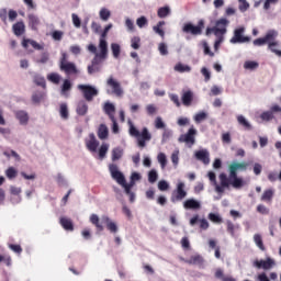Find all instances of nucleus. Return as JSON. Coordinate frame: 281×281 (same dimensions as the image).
<instances>
[{"label": "nucleus", "instance_id": "obj_60", "mask_svg": "<svg viewBox=\"0 0 281 281\" xmlns=\"http://www.w3.org/2000/svg\"><path fill=\"white\" fill-rule=\"evenodd\" d=\"M158 50L160 56H168V45H166V43H160L158 45Z\"/></svg>", "mask_w": 281, "mask_h": 281}, {"label": "nucleus", "instance_id": "obj_10", "mask_svg": "<svg viewBox=\"0 0 281 281\" xmlns=\"http://www.w3.org/2000/svg\"><path fill=\"white\" fill-rule=\"evenodd\" d=\"M218 179L221 184H216L215 192H217V194H223V192L232 186V181H234V179H229V177L224 172L220 173Z\"/></svg>", "mask_w": 281, "mask_h": 281}, {"label": "nucleus", "instance_id": "obj_47", "mask_svg": "<svg viewBox=\"0 0 281 281\" xmlns=\"http://www.w3.org/2000/svg\"><path fill=\"white\" fill-rule=\"evenodd\" d=\"M90 222L92 223V225H95V227L99 229V232H102L104 229V226H102V224H100V217H98V215L92 214L90 216Z\"/></svg>", "mask_w": 281, "mask_h": 281}, {"label": "nucleus", "instance_id": "obj_43", "mask_svg": "<svg viewBox=\"0 0 281 281\" xmlns=\"http://www.w3.org/2000/svg\"><path fill=\"white\" fill-rule=\"evenodd\" d=\"M99 16L101 19V21H109V19H111V10L106 9V8H101L99 11Z\"/></svg>", "mask_w": 281, "mask_h": 281}, {"label": "nucleus", "instance_id": "obj_23", "mask_svg": "<svg viewBox=\"0 0 281 281\" xmlns=\"http://www.w3.org/2000/svg\"><path fill=\"white\" fill-rule=\"evenodd\" d=\"M184 210H199L201 207V202L191 198L183 202Z\"/></svg>", "mask_w": 281, "mask_h": 281}, {"label": "nucleus", "instance_id": "obj_54", "mask_svg": "<svg viewBox=\"0 0 281 281\" xmlns=\"http://www.w3.org/2000/svg\"><path fill=\"white\" fill-rule=\"evenodd\" d=\"M260 117L263 122H271V120H273V112H271V110L262 112L260 114Z\"/></svg>", "mask_w": 281, "mask_h": 281}, {"label": "nucleus", "instance_id": "obj_17", "mask_svg": "<svg viewBox=\"0 0 281 281\" xmlns=\"http://www.w3.org/2000/svg\"><path fill=\"white\" fill-rule=\"evenodd\" d=\"M196 223H200V229L205 231L210 228V222H207V220L205 218L199 220V214L193 215V217L189 222V225H191V227H194Z\"/></svg>", "mask_w": 281, "mask_h": 281}, {"label": "nucleus", "instance_id": "obj_1", "mask_svg": "<svg viewBox=\"0 0 281 281\" xmlns=\"http://www.w3.org/2000/svg\"><path fill=\"white\" fill-rule=\"evenodd\" d=\"M238 170H247V162H232L228 166L229 179H233L232 187L235 188V190H240V188L245 186V181L243 180V178H238Z\"/></svg>", "mask_w": 281, "mask_h": 281}, {"label": "nucleus", "instance_id": "obj_28", "mask_svg": "<svg viewBox=\"0 0 281 281\" xmlns=\"http://www.w3.org/2000/svg\"><path fill=\"white\" fill-rule=\"evenodd\" d=\"M102 221L103 223H106L109 232H111L112 234H117V224H115V222H112L109 216H103Z\"/></svg>", "mask_w": 281, "mask_h": 281}, {"label": "nucleus", "instance_id": "obj_26", "mask_svg": "<svg viewBox=\"0 0 281 281\" xmlns=\"http://www.w3.org/2000/svg\"><path fill=\"white\" fill-rule=\"evenodd\" d=\"M29 19V25L31 27V30H36V27H38V25H41V20L38 19V15L34 14V13H30L27 15Z\"/></svg>", "mask_w": 281, "mask_h": 281}, {"label": "nucleus", "instance_id": "obj_49", "mask_svg": "<svg viewBox=\"0 0 281 281\" xmlns=\"http://www.w3.org/2000/svg\"><path fill=\"white\" fill-rule=\"evenodd\" d=\"M254 243L261 251H265V244L262 243V236H260V234L254 235Z\"/></svg>", "mask_w": 281, "mask_h": 281}, {"label": "nucleus", "instance_id": "obj_27", "mask_svg": "<svg viewBox=\"0 0 281 281\" xmlns=\"http://www.w3.org/2000/svg\"><path fill=\"white\" fill-rule=\"evenodd\" d=\"M32 46L33 49H37L41 52V49H43V45L38 44V42L34 41V40H23L22 42V47H24L25 49H27L29 46Z\"/></svg>", "mask_w": 281, "mask_h": 281}, {"label": "nucleus", "instance_id": "obj_63", "mask_svg": "<svg viewBox=\"0 0 281 281\" xmlns=\"http://www.w3.org/2000/svg\"><path fill=\"white\" fill-rule=\"evenodd\" d=\"M5 175H7L8 179H15V177H16V169H14V167H9L5 170Z\"/></svg>", "mask_w": 281, "mask_h": 281}, {"label": "nucleus", "instance_id": "obj_44", "mask_svg": "<svg viewBox=\"0 0 281 281\" xmlns=\"http://www.w3.org/2000/svg\"><path fill=\"white\" fill-rule=\"evenodd\" d=\"M111 49H112V56L113 58H120V54H122V47L117 43H112L111 44Z\"/></svg>", "mask_w": 281, "mask_h": 281}, {"label": "nucleus", "instance_id": "obj_12", "mask_svg": "<svg viewBox=\"0 0 281 281\" xmlns=\"http://www.w3.org/2000/svg\"><path fill=\"white\" fill-rule=\"evenodd\" d=\"M106 85L108 87L112 88L111 93L116 95V98H122V95H124V89H122V85H120V82L115 80L113 77H110L106 80Z\"/></svg>", "mask_w": 281, "mask_h": 281}, {"label": "nucleus", "instance_id": "obj_52", "mask_svg": "<svg viewBox=\"0 0 281 281\" xmlns=\"http://www.w3.org/2000/svg\"><path fill=\"white\" fill-rule=\"evenodd\" d=\"M33 80L35 82V85H37V87H46V82H45V77L41 76V75H35L33 77Z\"/></svg>", "mask_w": 281, "mask_h": 281}, {"label": "nucleus", "instance_id": "obj_58", "mask_svg": "<svg viewBox=\"0 0 281 281\" xmlns=\"http://www.w3.org/2000/svg\"><path fill=\"white\" fill-rule=\"evenodd\" d=\"M44 93L43 92H35V93H33V95H32V100H33V102L35 103V104H38L42 100H43V98H44Z\"/></svg>", "mask_w": 281, "mask_h": 281}, {"label": "nucleus", "instance_id": "obj_5", "mask_svg": "<svg viewBox=\"0 0 281 281\" xmlns=\"http://www.w3.org/2000/svg\"><path fill=\"white\" fill-rule=\"evenodd\" d=\"M245 26H239L234 30L233 37L229 40L232 45H243V43H249L251 37L245 35Z\"/></svg>", "mask_w": 281, "mask_h": 281}, {"label": "nucleus", "instance_id": "obj_22", "mask_svg": "<svg viewBox=\"0 0 281 281\" xmlns=\"http://www.w3.org/2000/svg\"><path fill=\"white\" fill-rule=\"evenodd\" d=\"M187 265H194L195 267H202L205 262L203 256L201 255H193L189 259L186 260Z\"/></svg>", "mask_w": 281, "mask_h": 281}, {"label": "nucleus", "instance_id": "obj_11", "mask_svg": "<svg viewBox=\"0 0 281 281\" xmlns=\"http://www.w3.org/2000/svg\"><path fill=\"white\" fill-rule=\"evenodd\" d=\"M252 266L256 269H263V271H270V269H273V267H276V260H273L271 257H268L266 260H255L252 262Z\"/></svg>", "mask_w": 281, "mask_h": 281}, {"label": "nucleus", "instance_id": "obj_3", "mask_svg": "<svg viewBox=\"0 0 281 281\" xmlns=\"http://www.w3.org/2000/svg\"><path fill=\"white\" fill-rule=\"evenodd\" d=\"M229 25V20L226 18H221L215 22L213 27L206 29V36L214 34V36H224L227 34V26Z\"/></svg>", "mask_w": 281, "mask_h": 281}, {"label": "nucleus", "instance_id": "obj_57", "mask_svg": "<svg viewBox=\"0 0 281 281\" xmlns=\"http://www.w3.org/2000/svg\"><path fill=\"white\" fill-rule=\"evenodd\" d=\"M155 128L158 130H166V123L164 122V119H161V116H157L155 120Z\"/></svg>", "mask_w": 281, "mask_h": 281}, {"label": "nucleus", "instance_id": "obj_16", "mask_svg": "<svg viewBox=\"0 0 281 281\" xmlns=\"http://www.w3.org/2000/svg\"><path fill=\"white\" fill-rule=\"evenodd\" d=\"M150 139H153V135L147 127H144L139 134V137H137L139 148H146V142H150Z\"/></svg>", "mask_w": 281, "mask_h": 281}, {"label": "nucleus", "instance_id": "obj_2", "mask_svg": "<svg viewBox=\"0 0 281 281\" xmlns=\"http://www.w3.org/2000/svg\"><path fill=\"white\" fill-rule=\"evenodd\" d=\"M109 170H110L112 179H114V181H116V183H119V186H122V188H124L125 194H127V196L130 194H132L133 191H131V190L133 188V183H126V178L124 177V173H122V171H120V168L117 167V165H115V164L109 165Z\"/></svg>", "mask_w": 281, "mask_h": 281}, {"label": "nucleus", "instance_id": "obj_53", "mask_svg": "<svg viewBox=\"0 0 281 281\" xmlns=\"http://www.w3.org/2000/svg\"><path fill=\"white\" fill-rule=\"evenodd\" d=\"M157 179H159V173H157V170L151 169L148 172V181H149V183H156Z\"/></svg>", "mask_w": 281, "mask_h": 281}, {"label": "nucleus", "instance_id": "obj_33", "mask_svg": "<svg viewBox=\"0 0 281 281\" xmlns=\"http://www.w3.org/2000/svg\"><path fill=\"white\" fill-rule=\"evenodd\" d=\"M280 47V42H272L270 44H268V49L274 54L276 56H278L279 58H281V50L278 49Z\"/></svg>", "mask_w": 281, "mask_h": 281}, {"label": "nucleus", "instance_id": "obj_36", "mask_svg": "<svg viewBox=\"0 0 281 281\" xmlns=\"http://www.w3.org/2000/svg\"><path fill=\"white\" fill-rule=\"evenodd\" d=\"M205 120H207V112L205 111L198 112L193 116L195 124H201V122H205Z\"/></svg>", "mask_w": 281, "mask_h": 281}, {"label": "nucleus", "instance_id": "obj_29", "mask_svg": "<svg viewBox=\"0 0 281 281\" xmlns=\"http://www.w3.org/2000/svg\"><path fill=\"white\" fill-rule=\"evenodd\" d=\"M10 192L13 194V196H16L15 199L11 198V203H21V195H19L21 194V188L11 186Z\"/></svg>", "mask_w": 281, "mask_h": 281}, {"label": "nucleus", "instance_id": "obj_14", "mask_svg": "<svg viewBox=\"0 0 281 281\" xmlns=\"http://www.w3.org/2000/svg\"><path fill=\"white\" fill-rule=\"evenodd\" d=\"M100 60H106L109 58V42L106 40H99V53L94 56Z\"/></svg>", "mask_w": 281, "mask_h": 281}, {"label": "nucleus", "instance_id": "obj_7", "mask_svg": "<svg viewBox=\"0 0 281 281\" xmlns=\"http://www.w3.org/2000/svg\"><path fill=\"white\" fill-rule=\"evenodd\" d=\"M77 89H79V91L83 93V98L85 100H87V102H92L93 98H95L100 93L98 88L91 85H78Z\"/></svg>", "mask_w": 281, "mask_h": 281}, {"label": "nucleus", "instance_id": "obj_20", "mask_svg": "<svg viewBox=\"0 0 281 281\" xmlns=\"http://www.w3.org/2000/svg\"><path fill=\"white\" fill-rule=\"evenodd\" d=\"M103 111L106 116L111 120V122H114L115 119V104L111 103L110 101H106L103 105Z\"/></svg>", "mask_w": 281, "mask_h": 281}, {"label": "nucleus", "instance_id": "obj_48", "mask_svg": "<svg viewBox=\"0 0 281 281\" xmlns=\"http://www.w3.org/2000/svg\"><path fill=\"white\" fill-rule=\"evenodd\" d=\"M60 75H58V72H52L49 75H47V80H49V82H53V85H59L60 83Z\"/></svg>", "mask_w": 281, "mask_h": 281}, {"label": "nucleus", "instance_id": "obj_55", "mask_svg": "<svg viewBox=\"0 0 281 281\" xmlns=\"http://www.w3.org/2000/svg\"><path fill=\"white\" fill-rule=\"evenodd\" d=\"M128 124H130V135L132 137H136L137 139V137H139V134H140L139 130L135 128V125H133L131 121L128 122Z\"/></svg>", "mask_w": 281, "mask_h": 281}, {"label": "nucleus", "instance_id": "obj_21", "mask_svg": "<svg viewBox=\"0 0 281 281\" xmlns=\"http://www.w3.org/2000/svg\"><path fill=\"white\" fill-rule=\"evenodd\" d=\"M182 31L186 34H192L193 36L201 35V26H194V24H192V23L184 24Z\"/></svg>", "mask_w": 281, "mask_h": 281}, {"label": "nucleus", "instance_id": "obj_31", "mask_svg": "<svg viewBox=\"0 0 281 281\" xmlns=\"http://www.w3.org/2000/svg\"><path fill=\"white\" fill-rule=\"evenodd\" d=\"M175 71H178V74H190V71H192V67H190L189 65L186 64H181L178 63L175 67H173Z\"/></svg>", "mask_w": 281, "mask_h": 281}, {"label": "nucleus", "instance_id": "obj_45", "mask_svg": "<svg viewBox=\"0 0 281 281\" xmlns=\"http://www.w3.org/2000/svg\"><path fill=\"white\" fill-rule=\"evenodd\" d=\"M109 153V143H102L99 148V159H104Z\"/></svg>", "mask_w": 281, "mask_h": 281}, {"label": "nucleus", "instance_id": "obj_24", "mask_svg": "<svg viewBox=\"0 0 281 281\" xmlns=\"http://www.w3.org/2000/svg\"><path fill=\"white\" fill-rule=\"evenodd\" d=\"M71 81L69 79H65L61 85L60 95L64 98H69V92L71 91Z\"/></svg>", "mask_w": 281, "mask_h": 281}, {"label": "nucleus", "instance_id": "obj_34", "mask_svg": "<svg viewBox=\"0 0 281 281\" xmlns=\"http://www.w3.org/2000/svg\"><path fill=\"white\" fill-rule=\"evenodd\" d=\"M273 194H276L273 189H268L263 191L261 195V201H265L266 203H271V201H273Z\"/></svg>", "mask_w": 281, "mask_h": 281}, {"label": "nucleus", "instance_id": "obj_59", "mask_svg": "<svg viewBox=\"0 0 281 281\" xmlns=\"http://www.w3.org/2000/svg\"><path fill=\"white\" fill-rule=\"evenodd\" d=\"M171 161L175 167L179 166V149H175L173 153L171 154Z\"/></svg>", "mask_w": 281, "mask_h": 281}, {"label": "nucleus", "instance_id": "obj_32", "mask_svg": "<svg viewBox=\"0 0 281 281\" xmlns=\"http://www.w3.org/2000/svg\"><path fill=\"white\" fill-rule=\"evenodd\" d=\"M98 137H99V139H108L109 138V127H106V125L101 124L99 126Z\"/></svg>", "mask_w": 281, "mask_h": 281}, {"label": "nucleus", "instance_id": "obj_19", "mask_svg": "<svg viewBox=\"0 0 281 281\" xmlns=\"http://www.w3.org/2000/svg\"><path fill=\"white\" fill-rule=\"evenodd\" d=\"M103 59H100L98 57H94L91 61V65L88 66V74L89 76H93V74H98L100 72V70L102 69L100 67V64L102 63Z\"/></svg>", "mask_w": 281, "mask_h": 281}, {"label": "nucleus", "instance_id": "obj_37", "mask_svg": "<svg viewBox=\"0 0 281 281\" xmlns=\"http://www.w3.org/2000/svg\"><path fill=\"white\" fill-rule=\"evenodd\" d=\"M60 225L61 227H64V229H67L68 232H74V223L71 222V220L67 217H61Z\"/></svg>", "mask_w": 281, "mask_h": 281}, {"label": "nucleus", "instance_id": "obj_6", "mask_svg": "<svg viewBox=\"0 0 281 281\" xmlns=\"http://www.w3.org/2000/svg\"><path fill=\"white\" fill-rule=\"evenodd\" d=\"M178 142L192 148L196 144V128H194V125H191L186 134L180 135Z\"/></svg>", "mask_w": 281, "mask_h": 281}, {"label": "nucleus", "instance_id": "obj_15", "mask_svg": "<svg viewBox=\"0 0 281 281\" xmlns=\"http://www.w3.org/2000/svg\"><path fill=\"white\" fill-rule=\"evenodd\" d=\"M15 120H18L20 126H27L30 124V113L25 110H15L13 112Z\"/></svg>", "mask_w": 281, "mask_h": 281}, {"label": "nucleus", "instance_id": "obj_40", "mask_svg": "<svg viewBox=\"0 0 281 281\" xmlns=\"http://www.w3.org/2000/svg\"><path fill=\"white\" fill-rule=\"evenodd\" d=\"M59 115H60L61 120H69V108H67V103L60 104Z\"/></svg>", "mask_w": 281, "mask_h": 281}, {"label": "nucleus", "instance_id": "obj_35", "mask_svg": "<svg viewBox=\"0 0 281 281\" xmlns=\"http://www.w3.org/2000/svg\"><path fill=\"white\" fill-rule=\"evenodd\" d=\"M124 156V149L122 147H115L112 149V161H119Z\"/></svg>", "mask_w": 281, "mask_h": 281}, {"label": "nucleus", "instance_id": "obj_42", "mask_svg": "<svg viewBox=\"0 0 281 281\" xmlns=\"http://www.w3.org/2000/svg\"><path fill=\"white\" fill-rule=\"evenodd\" d=\"M237 122L240 124V126H244L247 131H251V123L247 119H245L244 115H238L237 116Z\"/></svg>", "mask_w": 281, "mask_h": 281}, {"label": "nucleus", "instance_id": "obj_56", "mask_svg": "<svg viewBox=\"0 0 281 281\" xmlns=\"http://www.w3.org/2000/svg\"><path fill=\"white\" fill-rule=\"evenodd\" d=\"M139 43H142V38H139V36H134L131 40V47L133 49H139Z\"/></svg>", "mask_w": 281, "mask_h": 281}, {"label": "nucleus", "instance_id": "obj_50", "mask_svg": "<svg viewBox=\"0 0 281 281\" xmlns=\"http://www.w3.org/2000/svg\"><path fill=\"white\" fill-rule=\"evenodd\" d=\"M159 19H166V16H170V7H161L158 9Z\"/></svg>", "mask_w": 281, "mask_h": 281}, {"label": "nucleus", "instance_id": "obj_25", "mask_svg": "<svg viewBox=\"0 0 281 281\" xmlns=\"http://www.w3.org/2000/svg\"><path fill=\"white\" fill-rule=\"evenodd\" d=\"M181 100L184 106H190V104H192V100H194V93L191 90H188L183 92Z\"/></svg>", "mask_w": 281, "mask_h": 281}, {"label": "nucleus", "instance_id": "obj_18", "mask_svg": "<svg viewBox=\"0 0 281 281\" xmlns=\"http://www.w3.org/2000/svg\"><path fill=\"white\" fill-rule=\"evenodd\" d=\"M195 159L202 161L205 166L210 164V151L207 149H201L194 153Z\"/></svg>", "mask_w": 281, "mask_h": 281}, {"label": "nucleus", "instance_id": "obj_30", "mask_svg": "<svg viewBox=\"0 0 281 281\" xmlns=\"http://www.w3.org/2000/svg\"><path fill=\"white\" fill-rule=\"evenodd\" d=\"M12 30H13V34H15V36H22V34H25V23L18 22V23L13 24Z\"/></svg>", "mask_w": 281, "mask_h": 281}, {"label": "nucleus", "instance_id": "obj_4", "mask_svg": "<svg viewBox=\"0 0 281 281\" xmlns=\"http://www.w3.org/2000/svg\"><path fill=\"white\" fill-rule=\"evenodd\" d=\"M279 33L277 30L271 29L266 32L263 37H259L252 42L255 47H262V45H269L270 43H276L278 41Z\"/></svg>", "mask_w": 281, "mask_h": 281}, {"label": "nucleus", "instance_id": "obj_8", "mask_svg": "<svg viewBox=\"0 0 281 281\" xmlns=\"http://www.w3.org/2000/svg\"><path fill=\"white\" fill-rule=\"evenodd\" d=\"M188 196V191H186V183L178 182L176 190L172 191L170 201L171 203H179Z\"/></svg>", "mask_w": 281, "mask_h": 281}, {"label": "nucleus", "instance_id": "obj_64", "mask_svg": "<svg viewBox=\"0 0 281 281\" xmlns=\"http://www.w3.org/2000/svg\"><path fill=\"white\" fill-rule=\"evenodd\" d=\"M239 1V10L241 12H247L249 10V2L247 0H238Z\"/></svg>", "mask_w": 281, "mask_h": 281}, {"label": "nucleus", "instance_id": "obj_41", "mask_svg": "<svg viewBox=\"0 0 281 281\" xmlns=\"http://www.w3.org/2000/svg\"><path fill=\"white\" fill-rule=\"evenodd\" d=\"M157 161L160 164L161 170H165L166 166H168V157L164 153L157 155Z\"/></svg>", "mask_w": 281, "mask_h": 281}, {"label": "nucleus", "instance_id": "obj_9", "mask_svg": "<svg viewBox=\"0 0 281 281\" xmlns=\"http://www.w3.org/2000/svg\"><path fill=\"white\" fill-rule=\"evenodd\" d=\"M85 146L89 153L92 155L98 153V148H100V140L95 137L94 133H90L86 138H85Z\"/></svg>", "mask_w": 281, "mask_h": 281}, {"label": "nucleus", "instance_id": "obj_13", "mask_svg": "<svg viewBox=\"0 0 281 281\" xmlns=\"http://www.w3.org/2000/svg\"><path fill=\"white\" fill-rule=\"evenodd\" d=\"M60 71H64L66 76H78L80 75V69H78V66L74 61H68L66 64H63L59 66Z\"/></svg>", "mask_w": 281, "mask_h": 281}, {"label": "nucleus", "instance_id": "obj_62", "mask_svg": "<svg viewBox=\"0 0 281 281\" xmlns=\"http://www.w3.org/2000/svg\"><path fill=\"white\" fill-rule=\"evenodd\" d=\"M55 180L59 186H67V179L63 173H57V176L55 177Z\"/></svg>", "mask_w": 281, "mask_h": 281}, {"label": "nucleus", "instance_id": "obj_39", "mask_svg": "<svg viewBox=\"0 0 281 281\" xmlns=\"http://www.w3.org/2000/svg\"><path fill=\"white\" fill-rule=\"evenodd\" d=\"M173 132L170 128H165L162 132L161 144H168L172 139Z\"/></svg>", "mask_w": 281, "mask_h": 281}, {"label": "nucleus", "instance_id": "obj_38", "mask_svg": "<svg viewBox=\"0 0 281 281\" xmlns=\"http://www.w3.org/2000/svg\"><path fill=\"white\" fill-rule=\"evenodd\" d=\"M87 111H89V105H87V102L80 101L77 105L78 115H87Z\"/></svg>", "mask_w": 281, "mask_h": 281}, {"label": "nucleus", "instance_id": "obj_46", "mask_svg": "<svg viewBox=\"0 0 281 281\" xmlns=\"http://www.w3.org/2000/svg\"><path fill=\"white\" fill-rule=\"evenodd\" d=\"M258 67H259L258 61L247 60L244 63V69H248L249 71H254L258 69Z\"/></svg>", "mask_w": 281, "mask_h": 281}, {"label": "nucleus", "instance_id": "obj_51", "mask_svg": "<svg viewBox=\"0 0 281 281\" xmlns=\"http://www.w3.org/2000/svg\"><path fill=\"white\" fill-rule=\"evenodd\" d=\"M209 221H211L212 223H216L217 225H221V223H223V217H221L218 213H210Z\"/></svg>", "mask_w": 281, "mask_h": 281}, {"label": "nucleus", "instance_id": "obj_61", "mask_svg": "<svg viewBox=\"0 0 281 281\" xmlns=\"http://www.w3.org/2000/svg\"><path fill=\"white\" fill-rule=\"evenodd\" d=\"M136 25L142 30V27H146L148 25V19L146 16H140L136 20Z\"/></svg>", "mask_w": 281, "mask_h": 281}]
</instances>
